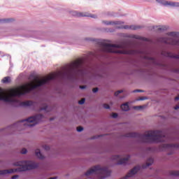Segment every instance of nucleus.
I'll return each mask as SVG.
<instances>
[{"instance_id": "f257e3e1", "label": "nucleus", "mask_w": 179, "mask_h": 179, "mask_svg": "<svg viewBox=\"0 0 179 179\" xmlns=\"http://www.w3.org/2000/svg\"><path fill=\"white\" fill-rule=\"evenodd\" d=\"M86 43H95L98 47L94 52H90L85 57H78L75 60L65 64L60 68H92L95 66V59L109 58L110 54L136 55L138 58L137 62L143 65H157L159 66V57H152L143 50L129 49V44L122 43L121 44L111 43V41L99 39L93 37L83 38Z\"/></svg>"}, {"instance_id": "f03ea898", "label": "nucleus", "mask_w": 179, "mask_h": 179, "mask_svg": "<svg viewBox=\"0 0 179 179\" xmlns=\"http://www.w3.org/2000/svg\"><path fill=\"white\" fill-rule=\"evenodd\" d=\"M61 73V72L52 73L42 80H38V78L36 77L34 78L36 84H28L10 88L8 92L0 88V100L6 101V103H16L17 100H16L15 97H20V96H23V94H26V93H30L31 90H34V89H37V87L45 85L49 80L57 79L58 76H60Z\"/></svg>"}, {"instance_id": "7ed1b4c3", "label": "nucleus", "mask_w": 179, "mask_h": 179, "mask_svg": "<svg viewBox=\"0 0 179 179\" xmlns=\"http://www.w3.org/2000/svg\"><path fill=\"white\" fill-rule=\"evenodd\" d=\"M125 136L126 138H139V139L145 143H157L159 142H166V141H167V137H166L164 133L159 130L149 131L145 132V134L128 133L125 134Z\"/></svg>"}, {"instance_id": "20e7f679", "label": "nucleus", "mask_w": 179, "mask_h": 179, "mask_svg": "<svg viewBox=\"0 0 179 179\" xmlns=\"http://www.w3.org/2000/svg\"><path fill=\"white\" fill-rule=\"evenodd\" d=\"M15 166H18L20 167L17 169H5L0 171V176H3L5 174H12V173L20 171H29V170H34V169H37L38 167V165L33 161L18 162L15 164Z\"/></svg>"}, {"instance_id": "39448f33", "label": "nucleus", "mask_w": 179, "mask_h": 179, "mask_svg": "<svg viewBox=\"0 0 179 179\" xmlns=\"http://www.w3.org/2000/svg\"><path fill=\"white\" fill-rule=\"evenodd\" d=\"M168 36L171 37H159L157 38V43H162L167 45H172L173 47H179V32L171 31L168 33Z\"/></svg>"}, {"instance_id": "423d86ee", "label": "nucleus", "mask_w": 179, "mask_h": 179, "mask_svg": "<svg viewBox=\"0 0 179 179\" xmlns=\"http://www.w3.org/2000/svg\"><path fill=\"white\" fill-rule=\"evenodd\" d=\"M92 174H99L101 176L102 178H106V177H109L111 174V171H110L107 167H101L100 165H96L90 169L85 173V176L89 177V176H92Z\"/></svg>"}, {"instance_id": "0eeeda50", "label": "nucleus", "mask_w": 179, "mask_h": 179, "mask_svg": "<svg viewBox=\"0 0 179 179\" xmlns=\"http://www.w3.org/2000/svg\"><path fill=\"white\" fill-rule=\"evenodd\" d=\"M43 118H44V115H36L35 116H31L29 117L27 120H20L19 122L16 123L15 125H17L20 122L23 123L26 122L24 124V127H34V125H36V124H38L41 121H42Z\"/></svg>"}, {"instance_id": "6e6552de", "label": "nucleus", "mask_w": 179, "mask_h": 179, "mask_svg": "<svg viewBox=\"0 0 179 179\" xmlns=\"http://www.w3.org/2000/svg\"><path fill=\"white\" fill-rule=\"evenodd\" d=\"M101 23L104 26H120L124 24V22L117 20H102Z\"/></svg>"}, {"instance_id": "1a4fd4ad", "label": "nucleus", "mask_w": 179, "mask_h": 179, "mask_svg": "<svg viewBox=\"0 0 179 179\" xmlns=\"http://www.w3.org/2000/svg\"><path fill=\"white\" fill-rule=\"evenodd\" d=\"M113 160H119L117 164H127L129 160V155H127L126 158L121 159L120 155H115L112 157Z\"/></svg>"}, {"instance_id": "9d476101", "label": "nucleus", "mask_w": 179, "mask_h": 179, "mask_svg": "<svg viewBox=\"0 0 179 179\" xmlns=\"http://www.w3.org/2000/svg\"><path fill=\"white\" fill-rule=\"evenodd\" d=\"M151 31H155L156 33H163L167 30V27L164 26H152L150 29Z\"/></svg>"}, {"instance_id": "9b49d317", "label": "nucleus", "mask_w": 179, "mask_h": 179, "mask_svg": "<svg viewBox=\"0 0 179 179\" xmlns=\"http://www.w3.org/2000/svg\"><path fill=\"white\" fill-rule=\"evenodd\" d=\"M156 2L162 5V6H171L173 8L174 1H169L166 0H156Z\"/></svg>"}, {"instance_id": "f8f14e48", "label": "nucleus", "mask_w": 179, "mask_h": 179, "mask_svg": "<svg viewBox=\"0 0 179 179\" xmlns=\"http://www.w3.org/2000/svg\"><path fill=\"white\" fill-rule=\"evenodd\" d=\"M129 38H135L136 40H141V41H150L148 38L142 37L139 35H129L127 36Z\"/></svg>"}, {"instance_id": "ddd939ff", "label": "nucleus", "mask_w": 179, "mask_h": 179, "mask_svg": "<svg viewBox=\"0 0 179 179\" xmlns=\"http://www.w3.org/2000/svg\"><path fill=\"white\" fill-rule=\"evenodd\" d=\"M143 27L140 25H125L123 27V29H130V30H138L139 29H142Z\"/></svg>"}, {"instance_id": "4468645a", "label": "nucleus", "mask_w": 179, "mask_h": 179, "mask_svg": "<svg viewBox=\"0 0 179 179\" xmlns=\"http://www.w3.org/2000/svg\"><path fill=\"white\" fill-rule=\"evenodd\" d=\"M73 16H88L90 17H92L93 19L97 18V15H83L82 13H78V11H73Z\"/></svg>"}, {"instance_id": "2eb2a0df", "label": "nucleus", "mask_w": 179, "mask_h": 179, "mask_svg": "<svg viewBox=\"0 0 179 179\" xmlns=\"http://www.w3.org/2000/svg\"><path fill=\"white\" fill-rule=\"evenodd\" d=\"M162 148H164V149H170L171 148H179V145L178 144H163L162 145Z\"/></svg>"}, {"instance_id": "dca6fc26", "label": "nucleus", "mask_w": 179, "mask_h": 179, "mask_svg": "<svg viewBox=\"0 0 179 179\" xmlns=\"http://www.w3.org/2000/svg\"><path fill=\"white\" fill-rule=\"evenodd\" d=\"M153 164V158L150 157L148 159L145 165H143L142 169H146V167H149V166H152Z\"/></svg>"}, {"instance_id": "f3484780", "label": "nucleus", "mask_w": 179, "mask_h": 179, "mask_svg": "<svg viewBox=\"0 0 179 179\" xmlns=\"http://www.w3.org/2000/svg\"><path fill=\"white\" fill-rule=\"evenodd\" d=\"M21 106L24 107H30V106H33V101H26L21 103Z\"/></svg>"}, {"instance_id": "a211bd4d", "label": "nucleus", "mask_w": 179, "mask_h": 179, "mask_svg": "<svg viewBox=\"0 0 179 179\" xmlns=\"http://www.w3.org/2000/svg\"><path fill=\"white\" fill-rule=\"evenodd\" d=\"M120 108L122 110V111H129V106L128 105V103H123L121 105Z\"/></svg>"}, {"instance_id": "6ab92c4d", "label": "nucleus", "mask_w": 179, "mask_h": 179, "mask_svg": "<svg viewBox=\"0 0 179 179\" xmlns=\"http://www.w3.org/2000/svg\"><path fill=\"white\" fill-rule=\"evenodd\" d=\"M36 156L41 159H44V156L41 154V152H40V150L38 149L35 151Z\"/></svg>"}, {"instance_id": "aec40b11", "label": "nucleus", "mask_w": 179, "mask_h": 179, "mask_svg": "<svg viewBox=\"0 0 179 179\" xmlns=\"http://www.w3.org/2000/svg\"><path fill=\"white\" fill-rule=\"evenodd\" d=\"M12 22V19L7 18V19H0V23H10Z\"/></svg>"}, {"instance_id": "412c9836", "label": "nucleus", "mask_w": 179, "mask_h": 179, "mask_svg": "<svg viewBox=\"0 0 179 179\" xmlns=\"http://www.w3.org/2000/svg\"><path fill=\"white\" fill-rule=\"evenodd\" d=\"M3 83H10V77H5L2 80Z\"/></svg>"}, {"instance_id": "4be33fe9", "label": "nucleus", "mask_w": 179, "mask_h": 179, "mask_svg": "<svg viewBox=\"0 0 179 179\" xmlns=\"http://www.w3.org/2000/svg\"><path fill=\"white\" fill-rule=\"evenodd\" d=\"M171 176H175L176 177H179V171H171L170 172Z\"/></svg>"}, {"instance_id": "5701e85b", "label": "nucleus", "mask_w": 179, "mask_h": 179, "mask_svg": "<svg viewBox=\"0 0 179 179\" xmlns=\"http://www.w3.org/2000/svg\"><path fill=\"white\" fill-rule=\"evenodd\" d=\"M106 31L107 33H114V31H115V29L113 28H106Z\"/></svg>"}, {"instance_id": "b1692460", "label": "nucleus", "mask_w": 179, "mask_h": 179, "mask_svg": "<svg viewBox=\"0 0 179 179\" xmlns=\"http://www.w3.org/2000/svg\"><path fill=\"white\" fill-rule=\"evenodd\" d=\"M145 106H134V110H142V108H144Z\"/></svg>"}, {"instance_id": "393cba45", "label": "nucleus", "mask_w": 179, "mask_h": 179, "mask_svg": "<svg viewBox=\"0 0 179 179\" xmlns=\"http://www.w3.org/2000/svg\"><path fill=\"white\" fill-rule=\"evenodd\" d=\"M103 108H106V110L110 109V105L107 103L103 104Z\"/></svg>"}, {"instance_id": "a878e982", "label": "nucleus", "mask_w": 179, "mask_h": 179, "mask_svg": "<svg viewBox=\"0 0 179 179\" xmlns=\"http://www.w3.org/2000/svg\"><path fill=\"white\" fill-rule=\"evenodd\" d=\"M85 99L83 98L81 100L78 101V104H85Z\"/></svg>"}, {"instance_id": "bb28decb", "label": "nucleus", "mask_w": 179, "mask_h": 179, "mask_svg": "<svg viewBox=\"0 0 179 179\" xmlns=\"http://www.w3.org/2000/svg\"><path fill=\"white\" fill-rule=\"evenodd\" d=\"M21 153H22V155H26V153H27V150L26 148H23L21 150Z\"/></svg>"}, {"instance_id": "cd10ccee", "label": "nucleus", "mask_w": 179, "mask_h": 179, "mask_svg": "<svg viewBox=\"0 0 179 179\" xmlns=\"http://www.w3.org/2000/svg\"><path fill=\"white\" fill-rule=\"evenodd\" d=\"M134 93H142L143 92V90H136L134 91H133Z\"/></svg>"}, {"instance_id": "c85d7f7f", "label": "nucleus", "mask_w": 179, "mask_h": 179, "mask_svg": "<svg viewBox=\"0 0 179 179\" xmlns=\"http://www.w3.org/2000/svg\"><path fill=\"white\" fill-rule=\"evenodd\" d=\"M173 8H179V3L173 2Z\"/></svg>"}, {"instance_id": "c756f323", "label": "nucleus", "mask_w": 179, "mask_h": 179, "mask_svg": "<svg viewBox=\"0 0 179 179\" xmlns=\"http://www.w3.org/2000/svg\"><path fill=\"white\" fill-rule=\"evenodd\" d=\"M77 131L78 132H82V131H83V128L82 127H78Z\"/></svg>"}, {"instance_id": "7c9ffc66", "label": "nucleus", "mask_w": 179, "mask_h": 179, "mask_svg": "<svg viewBox=\"0 0 179 179\" xmlns=\"http://www.w3.org/2000/svg\"><path fill=\"white\" fill-rule=\"evenodd\" d=\"M122 90H118L117 92H115V96H118V94L122 93Z\"/></svg>"}, {"instance_id": "2f4dec72", "label": "nucleus", "mask_w": 179, "mask_h": 179, "mask_svg": "<svg viewBox=\"0 0 179 179\" xmlns=\"http://www.w3.org/2000/svg\"><path fill=\"white\" fill-rule=\"evenodd\" d=\"M43 148L45 150H50V146L48 145H43Z\"/></svg>"}, {"instance_id": "473e14b6", "label": "nucleus", "mask_w": 179, "mask_h": 179, "mask_svg": "<svg viewBox=\"0 0 179 179\" xmlns=\"http://www.w3.org/2000/svg\"><path fill=\"white\" fill-rule=\"evenodd\" d=\"M93 93H97V92H99V88L98 87H95L92 90Z\"/></svg>"}, {"instance_id": "72a5a7b5", "label": "nucleus", "mask_w": 179, "mask_h": 179, "mask_svg": "<svg viewBox=\"0 0 179 179\" xmlns=\"http://www.w3.org/2000/svg\"><path fill=\"white\" fill-rule=\"evenodd\" d=\"M47 108H48V106L45 105L43 108H41V110H44L45 111H47Z\"/></svg>"}, {"instance_id": "f704fd0d", "label": "nucleus", "mask_w": 179, "mask_h": 179, "mask_svg": "<svg viewBox=\"0 0 179 179\" xmlns=\"http://www.w3.org/2000/svg\"><path fill=\"white\" fill-rule=\"evenodd\" d=\"M118 117V114L117 113H112V118H117Z\"/></svg>"}, {"instance_id": "c9c22d12", "label": "nucleus", "mask_w": 179, "mask_h": 179, "mask_svg": "<svg viewBox=\"0 0 179 179\" xmlns=\"http://www.w3.org/2000/svg\"><path fill=\"white\" fill-rule=\"evenodd\" d=\"M12 178V179L19 178V176H17V175H15V176H12V178Z\"/></svg>"}, {"instance_id": "e433bc0d", "label": "nucleus", "mask_w": 179, "mask_h": 179, "mask_svg": "<svg viewBox=\"0 0 179 179\" xmlns=\"http://www.w3.org/2000/svg\"><path fill=\"white\" fill-rule=\"evenodd\" d=\"M72 79H78V74H74L73 77Z\"/></svg>"}, {"instance_id": "4c0bfd02", "label": "nucleus", "mask_w": 179, "mask_h": 179, "mask_svg": "<svg viewBox=\"0 0 179 179\" xmlns=\"http://www.w3.org/2000/svg\"><path fill=\"white\" fill-rule=\"evenodd\" d=\"M80 89H86L85 86H80Z\"/></svg>"}, {"instance_id": "58836bf2", "label": "nucleus", "mask_w": 179, "mask_h": 179, "mask_svg": "<svg viewBox=\"0 0 179 179\" xmlns=\"http://www.w3.org/2000/svg\"><path fill=\"white\" fill-rule=\"evenodd\" d=\"M175 100L177 101V100H179V95L176 97H175Z\"/></svg>"}, {"instance_id": "ea45409f", "label": "nucleus", "mask_w": 179, "mask_h": 179, "mask_svg": "<svg viewBox=\"0 0 179 179\" xmlns=\"http://www.w3.org/2000/svg\"><path fill=\"white\" fill-rule=\"evenodd\" d=\"M140 100H145V99L144 98H140Z\"/></svg>"}, {"instance_id": "a19ab883", "label": "nucleus", "mask_w": 179, "mask_h": 179, "mask_svg": "<svg viewBox=\"0 0 179 179\" xmlns=\"http://www.w3.org/2000/svg\"><path fill=\"white\" fill-rule=\"evenodd\" d=\"M97 137H92V139H96Z\"/></svg>"}, {"instance_id": "79ce46f5", "label": "nucleus", "mask_w": 179, "mask_h": 179, "mask_svg": "<svg viewBox=\"0 0 179 179\" xmlns=\"http://www.w3.org/2000/svg\"><path fill=\"white\" fill-rule=\"evenodd\" d=\"M144 1H147V2L149 1V0H144Z\"/></svg>"}, {"instance_id": "37998d69", "label": "nucleus", "mask_w": 179, "mask_h": 179, "mask_svg": "<svg viewBox=\"0 0 179 179\" xmlns=\"http://www.w3.org/2000/svg\"><path fill=\"white\" fill-rule=\"evenodd\" d=\"M52 120H53L52 118H50V121H52Z\"/></svg>"}]
</instances>
